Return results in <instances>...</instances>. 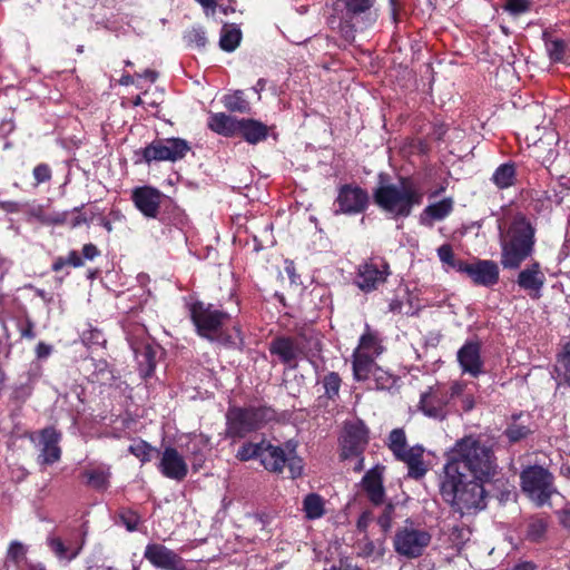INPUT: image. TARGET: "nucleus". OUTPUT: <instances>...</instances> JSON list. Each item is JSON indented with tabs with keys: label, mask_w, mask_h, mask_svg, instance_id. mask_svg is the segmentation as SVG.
Instances as JSON below:
<instances>
[{
	"label": "nucleus",
	"mask_w": 570,
	"mask_h": 570,
	"mask_svg": "<svg viewBox=\"0 0 570 570\" xmlns=\"http://www.w3.org/2000/svg\"><path fill=\"white\" fill-rule=\"evenodd\" d=\"M498 464L490 445L474 436L455 442L444 465L441 494L463 517L485 508L483 483L497 473Z\"/></svg>",
	"instance_id": "1"
},
{
	"label": "nucleus",
	"mask_w": 570,
	"mask_h": 570,
	"mask_svg": "<svg viewBox=\"0 0 570 570\" xmlns=\"http://www.w3.org/2000/svg\"><path fill=\"white\" fill-rule=\"evenodd\" d=\"M535 229L530 220L518 214L500 234L501 259L505 269H517L534 252Z\"/></svg>",
	"instance_id": "2"
},
{
	"label": "nucleus",
	"mask_w": 570,
	"mask_h": 570,
	"mask_svg": "<svg viewBox=\"0 0 570 570\" xmlns=\"http://www.w3.org/2000/svg\"><path fill=\"white\" fill-rule=\"evenodd\" d=\"M373 197L375 204L393 218H405L422 204L424 191L413 179L401 178L396 184H381Z\"/></svg>",
	"instance_id": "3"
},
{
	"label": "nucleus",
	"mask_w": 570,
	"mask_h": 570,
	"mask_svg": "<svg viewBox=\"0 0 570 570\" xmlns=\"http://www.w3.org/2000/svg\"><path fill=\"white\" fill-rule=\"evenodd\" d=\"M275 416L268 406H230L226 413V435L243 439L247 434L261 430Z\"/></svg>",
	"instance_id": "4"
},
{
	"label": "nucleus",
	"mask_w": 570,
	"mask_h": 570,
	"mask_svg": "<svg viewBox=\"0 0 570 570\" xmlns=\"http://www.w3.org/2000/svg\"><path fill=\"white\" fill-rule=\"evenodd\" d=\"M376 0H336L333 2V13L328 18V23L333 29H338L346 38L353 36L355 20L362 18L370 23L374 22L372 18V8Z\"/></svg>",
	"instance_id": "5"
},
{
	"label": "nucleus",
	"mask_w": 570,
	"mask_h": 570,
	"mask_svg": "<svg viewBox=\"0 0 570 570\" xmlns=\"http://www.w3.org/2000/svg\"><path fill=\"white\" fill-rule=\"evenodd\" d=\"M465 389L466 383L462 381H454L450 385L431 386L429 391L422 393L420 409L429 417L444 420L450 412L451 401L459 397Z\"/></svg>",
	"instance_id": "6"
},
{
	"label": "nucleus",
	"mask_w": 570,
	"mask_h": 570,
	"mask_svg": "<svg viewBox=\"0 0 570 570\" xmlns=\"http://www.w3.org/2000/svg\"><path fill=\"white\" fill-rule=\"evenodd\" d=\"M520 480L522 491L539 507L547 504L556 493L552 473L540 465L525 468L520 474Z\"/></svg>",
	"instance_id": "7"
},
{
	"label": "nucleus",
	"mask_w": 570,
	"mask_h": 570,
	"mask_svg": "<svg viewBox=\"0 0 570 570\" xmlns=\"http://www.w3.org/2000/svg\"><path fill=\"white\" fill-rule=\"evenodd\" d=\"M431 540L432 534L426 529L406 520L405 524L395 532L393 547L397 554L407 559H415L423 554Z\"/></svg>",
	"instance_id": "8"
},
{
	"label": "nucleus",
	"mask_w": 570,
	"mask_h": 570,
	"mask_svg": "<svg viewBox=\"0 0 570 570\" xmlns=\"http://www.w3.org/2000/svg\"><path fill=\"white\" fill-rule=\"evenodd\" d=\"M188 311L198 335L209 341L218 338L223 325L229 318L227 313L200 301L189 303Z\"/></svg>",
	"instance_id": "9"
},
{
	"label": "nucleus",
	"mask_w": 570,
	"mask_h": 570,
	"mask_svg": "<svg viewBox=\"0 0 570 570\" xmlns=\"http://www.w3.org/2000/svg\"><path fill=\"white\" fill-rule=\"evenodd\" d=\"M124 328L127 334V341L139 365L140 374L144 377L150 376L156 367L158 346L150 342L145 326L139 325L134 330H130L128 326H124Z\"/></svg>",
	"instance_id": "10"
},
{
	"label": "nucleus",
	"mask_w": 570,
	"mask_h": 570,
	"mask_svg": "<svg viewBox=\"0 0 570 570\" xmlns=\"http://www.w3.org/2000/svg\"><path fill=\"white\" fill-rule=\"evenodd\" d=\"M190 150L187 140L181 138L156 139L140 150L145 163L177 161L183 159Z\"/></svg>",
	"instance_id": "11"
},
{
	"label": "nucleus",
	"mask_w": 570,
	"mask_h": 570,
	"mask_svg": "<svg viewBox=\"0 0 570 570\" xmlns=\"http://www.w3.org/2000/svg\"><path fill=\"white\" fill-rule=\"evenodd\" d=\"M391 275L390 265L382 257H371L360 264L354 284L364 293H370L383 285Z\"/></svg>",
	"instance_id": "12"
},
{
	"label": "nucleus",
	"mask_w": 570,
	"mask_h": 570,
	"mask_svg": "<svg viewBox=\"0 0 570 570\" xmlns=\"http://www.w3.org/2000/svg\"><path fill=\"white\" fill-rule=\"evenodd\" d=\"M86 537L87 530L82 527L79 530H70L66 539L50 534L47 538V544L58 560L70 562L82 551Z\"/></svg>",
	"instance_id": "13"
},
{
	"label": "nucleus",
	"mask_w": 570,
	"mask_h": 570,
	"mask_svg": "<svg viewBox=\"0 0 570 570\" xmlns=\"http://www.w3.org/2000/svg\"><path fill=\"white\" fill-rule=\"evenodd\" d=\"M459 273L465 274L473 284L483 287H492L499 282L500 269L495 262L490 259H476L458 265Z\"/></svg>",
	"instance_id": "14"
},
{
	"label": "nucleus",
	"mask_w": 570,
	"mask_h": 570,
	"mask_svg": "<svg viewBox=\"0 0 570 570\" xmlns=\"http://www.w3.org/2000/svg\"><path fill=\"white\" fill-rule=\"evenodd\" d=\"M368 442V431L362 421H351L344 426L342 458L361 456Z\"/></svg>",
	"instance_id": "15"
},
{
	"label": "nucleus",
	"mask_w": 570,
	"mask_h": 570,
	"mask_svg": "<svg viewBox=\"0 0 570 570\" xmlns=\"http://www.w3.org/2000/svg\"><path fill=\"white\" fill-rule=\"evenodd\" d=\"M547 282L546 273L541 264L537 261L531 262L520 269L517 277V285L525 292L532 299H539Z\"/></svg>",
	"instance_id": "16"
},
{
	"label": "nucleus",
	"mask_w": 570,
	"mask_h": 570,
	"mask_svg": "<svg viewBox=\"0 0 570 570\" xmlns=\"http://www.w3.org/2000/svg\"><path fill=\"white\" fill-rule=\"evenodd\" d=\"M144 558L155 568L161 570H186L181 557L160 543H149L145 548Z\"/></svg>",
	"instance_id": "17"
},
{
	"label": "nucleus",
	"mask_w": 570,
	"mask_h": 570,
	"mask_svg": "<svg viewBox=\"0 0 570 570\" xmlns=\"http://www.w3.org/2000/svg\"><path fill=\"white\" fill-rule=\"evenodd\" d=\"M159 472L167 479L180 482L188 474L186 458L174 446H166L157 465Z\"/></svg>",
	"instance_id": "18"
},
{
	"label": "nucleus",
	"mask_w": 570,
	"mask_h": 570,
	"mask_svg": "<svg viewBox=\"0 0 570 570\" xmlns=\"http://www.w3.org/2000/svg\"><path fill=\"white\" fill-rule=\"evenodd\" d=\"M456 360L462 373L478 377L484 373V361L481 356V343L466 341L458 351Z\"/></svg>",
	"instance_id": "19"
},
{
	"label": "nucleus",
	"mask_w": 570,
	"mask_h": 570,
	"mask_svg": "<svg viewBox=\"0 0 570 570\" xmlns=\"http://www.w3.org/2000/svg\"><path fill=\"white\" fill-rule=\"evenodd\" d=\"M163 193L151 186L136 187L131 191V200L146 218H156L159 214Z\"/></svg>",
	"instance_id": "20"
},
{
	"label": "nucleus",
	"mask_w": 570,
	"mask_h": 570,
	"mask_svg": "<svg viewBox=\"0 0 570 570\" xmlns=\"http://www.w3.org/2000/svg\"><path fill=\"white\" fill-rule=\"evenodd\" d=\"M336 203L343 214H358L366 209L368 194L355 185H344L340 188Z\"/></svg>",
	"instance_id": "21"
},
{
	"label": "nucleus",
	"mask_w": 570,
	"mask_h": 570,
	"mask_svg": "<svg viewBox=\"0 0 570 570\" xmlns=\"http://www.w3.org/2000/svg\"><path fill=\"white\" fill-rule=\"evenodd\" d=\"M60 439L61 434L57 432L53 428H47L40 432L41 450L39 455V462L41 464L50 465L60 460Z\"/></svg>",
	"instance_id": "22"
},
{
	"label": "nucleus",
	"mask_w": 570,
	"mask_h": 570,
	"mask_svg": "<svg viewBox=\"0 0 570 570\" xmlns=\"http://www.w3.org/2000/svg\"><path fill=\"white\" fill-rule=\"evenodd\" d=\"M383 472L384 466L376 465L370 469L362 479V487L368 500L375 505L382 504L385 499Z\"/></svg>",
	"instance_id": "23"
},
{
	"label": "nucleus",
	"mask_w": 570,
	"mask_h": 570,
	"mask_svg": "<svg viewBox=\"0 0 570 570\" xmlns=\"http://www.w3.org/2000/svg\"><path fill=\"white\" fill-rule=\"evenodd\" d=\"M209 438L204 434H194L190 436L186 445V452L194 472H198L203 469L206 462V453L209 450Z\"/></svg>",
	"instance_id": "24"
},
{
	"label": "nucleus",
	"mask_w": 570,
	"mask_h": 570,
	"mask_svg": "<svg viewBox=\"0 0 570 570\" xmlns=\"http://www.w3.org/2000/svg\"><path fill=\"white\" fill-rule=\"evenodd\" d=\"M286 446L273 445L269 442L263 440V449L261 452L259 462L262 465L275 473H281L286 463Z\"/></svg>",
	"instance_id": "25"
},
{
	"label": "nucleus",
	"mask_w": 570,
	"mask_h": 570,
	"mask_svg": "<svg viewBox=\"0 0 570 570\" xmlns=\"http://www.w3.org/2000/svg\"><path fill=\"white\" fill-rule=\"evenodd\" d=\"M269 352L273 355H277L284 364L294 367L301 351L295 340L291 337H276L269 345Z\"/></svg>",
	"instance_id": "26"
},
{
	"label": "nucleus",
	"mask_w": 570,
	"mask_h": 570,
	"mask_svg": "<svg viewBox=\"0 0 570 570\" xmlns=\"http://www.w3.org/2000/svg\"><path fill=\"white\" fill-rule=\"evenodd\" d=\"M424 449L421 445L409 448L402 453L397 460L404 462L407 466V476L412 479H421L428 472V468L423 461Z\"/></svg>",
	"instance_id": "27"
},
{
	"label": "nucleus",
	"mask_w": 570,
	"mask_h": 570,
	"mask_svg": "<svg viewBox=\"0 0 570 570\" xmlns=\"http://www.w3.org/2000/svg\"><path fill=\"white\" fill-rule=\"evenodd\" d=\"M240 119L229 116L225 112H210L207 126L208 128L224 137H233L239 131Z\"/></svg>",
	"instance_id": "28"
},
{
	"label": "nucleus",
	"mask_w": 570,
	"mask_h": 570,
	"mask_svg": "<svg viewBox=\"0 0 570 570\" xmlns=\"http://www.w3.org/2000/svg\"><path fill=\"white\" fill-rule=\"evenodd\" d=\"M452 210V198H444L440 202L426 206L420 215V222L422 225L432 226L434 222L442 220L449 216Z\"/></svg>",
	"instance_id": "29"
},
{
	"label": "nucleus",
	"mask_w": 570,
	"mask_h": 570,
	"mask_svg": "<svg viewBox=\"0 0 570 570\" xmlns=\"http://www.w3.org/2000/svg\"><path fill=\"white\" fill-rule=\"evenodd\" d=\"M243 138L249 144H257L266 139L267 126L254 119H240L239 131Z\"/></svg>",
	"instance_id": "30"
},
{
	"label": "nucleus",
	"mask_w": 570,
	"mask_h": 570,
	"mask_svg": "<svg viewBox=\"0 0 570 570\" xmlns=\"http://www.w3.org/2000/svg\"><path fill=\"white\" fill-rule=\"evenodd\" d=\"M491 181L499 189H507L517 183V169L514 163L501 164L492 174Z\"/></svg>",
	"instance_id": "31"
},
{
	"label": "nucleus",
	"mask_w": 570,
	"mask_h": 570,
	"mask_svg": "<svg viewBox=\"0 0 570 570\" xmlns=\"http://www.w3.org/2000/svg\"><path fill=\"white\" fill-rule=\"evenodd\" d=\"M302 511L307 520L321 519L325 512V500L317 493H308L302 502Z\"/></svg>",
	"instance_id": "32"
},
{
	"label": "nucleus",
	"mask_w": 570,
	"mask_h": 570,
	"mask_svg": "<svg viewBox=\"0 0 570 570\" xmlns=\"http://www.w3.org/2000/svg\"><path fill=\"white\" fill-rule=\"evenodd\" d=\"M353 373L354 377L357 381H366L371 379L372 373L374 372L376 364L374 362V356H367L362 354H353Z\"/></svg>",
	"instance_id": "33"
},
{
	"label": "nucleus",
	"mask_w": 570,
	"mask_h": 570,
	"mask_svg": "<svg viewBox=\"0 0 570 570\" xmlns=\"http://www.w3.org/2000/svg\"><path fill=\"white\" fill-rule=\"evenodd\" d=\"M365 328L366 331L361 336L360 344L354 353L376 357L382 353V346L376 334L371 332L370 326L367 324Z\"/></svg>",
	"instance_id": "34"
},
{
	"label": "nucleus",
	"mask_w": 570,
	"mask_h": 570,
	"mask_svg": "<svg viewBox=\"0 0 570 570\" xmlns=\"http://www.w3.org/2000/svg\"><path fill=\"white\" fill-rule=\"evenodd\" d=\"M242 31L235 24H225L220 31L219 47L227 52L234 51L240 43Z\"/></svg>",
	"instance_id": "35"
},
{
	"label": "nucleus",
	"mask_w": 570,
	"mask_h": 570,
	"mask_svg": "<svg viewBox=\"0 0 570 570\" xmlns=\"http://www.w3.org/2000/svg\"><path fill=\"white\" fill-rule=\"evenodd\" d=\"M224 107L233 112H248L250 110L249 102L245 99L242 90H236L223 97Z\"/></svg>",
	"instance_id": "36"
},
{
	"label": "nucleus",
	"mask_w": 570,
	"mask_h": 570,
	"mask_svg": "<svg viewBox=\"0 0 570 570\" xmlns=\"http://www.w3.org/2000/svg\"><path fill=\"white\" fill-rule=\"evenodd\" d=\"M87 482L96 490H105L109 485L110 469L109 466H98L86 471Z\"/></svg>",
	"instance_id": "37"
},
{
	"label": "nucleus",
	"mask_w": 570,
	"mask_h": 570,
	"mask_svg": "<svg viewBox=\"0 0 570 570\" xmlns=\"http://www.w3.org/2000/svg\"><path fill=\"white\" fill-rule=\"evenodd\" d=\"M286 463L288 466L291 478L296 479L302 475L304 464L302 458L296 454V445L293 442L286 443Z\"/></svg>",
	"instance_id": "38"
},
{
	"label": "nucleus",
	"mask_w": 570,
	"mask_h": 570,
	"mask_svg": "<svg viewBox=\"0 0 570 570\" xmlns=\"http://www.w3.org/2000/svg\"><path fill=\"white\" fill-rule=\"evenodd\" d=\"M31 215L45 225H65L68 222L69 212L45 213L41 207L35 208Z\"/></svg>",
	"instance_id": "39"
},
{
	"label": "nucleus",
	"mask_w": 570,
	"mask_h": 570,
	"mask_svg": "<svg viewBox=\"0 0 570 570\" xmlns=\"http://www.w3.org/2000/svg\"><path fill=\"white\" fill-rule=\"evenodd\" d=\"M318 383L323 385L324 395L327 399L335 400L338 396L342 381L337 373H327Z\"/></svg>",
	"instance_id": "40"
},
{
	"label": "nucleus",
	"mask_w": 570,
	"mask_h": 570,
	"mask_svg": "<svg viewBox=\"0 0 570 570\" xmlns=\"http://www.w3.org/2000/svg\"><path fill=\"white\" fill-rule=\"evenodd\" d=\"M389 448L396 459L409 449L405 432L402 429L391 431L389 435Z\"/></svg>",
	"instance_id": "41"
},
{
	"label": "nucleus",
	"mask_w": 570,
	"mask_h": 570,
	"mask_svg": "<svg viewBox=\"0 0 570 570\" xmlns=\"http://www.w3.org/2000/svg\"><path fill=\"white\" fill-rule=\"evenodd\" d=\"M438 256L442 262L445 271L455 269L456 272H459L458 265L466 263L464 261L455 259L453 249L449 244H443L438 248Z\"/></svg>",
	"instance_id": "42"
},
{
	"label": "nucleus",
	"mask_w": 570,
	"mask_h": 570,
	"mask_svg": "<svg viewBox=\"0 0 570 570\" xmlns=\"http://www.w3.org/2000/svg\"><path fill=\"white\" fill-rule=\"evenodd\" d=\"M128 451L137 459H139L142 464H145L151 460L154 448L146 441L138 440L129 445Z\"/></svg>",
	"instance_id": "43"
},
{
	"label": "nucleus",
	"mask_w": 570,
	"mask_h": 570,
	"mask_svg": "<svg viewBox=\"0 0 570 570\" xmlns=\"http://www.w3.org/2000/svg\"><path fill=\"white\" fill-rule=\"evenodd\" d=\"M263 449V441L258 443H252L247 442L244 443L237 451L236 458L239 461H249L252 459H258L261 458V452Z\"/></svg>",
	"instance_id": "44"
},
{
	"label": "nucleus",
	"mask_w": 570,
	"mask_h": 570,
	"mask_svg": "<svg viewBox=\"0 0 570 570\" xmlns=\"http://www.w3.org/2000/svg\"><path fill=\"white\" fill-rule=\"evenodd\" d=\"M546 48L551 60L567 62L564 41L559 39L547 40Z\"/></svg>",
	"instance_id": "45"
},
{
	"label": "nucleus",
	"mask_w": 570,
	"mask_h": 570,
	"mask_svg": "<svg viewBox=\"0 0 570 570\" xmlns=\"http://www.w3.org/2000/svg\"><path fill=\"white\" fill-rule=\"evenodd\" d=\"M184 38L189 46L199 49L205 48L207 43L206 31L202 27H193L191 29L187 30Z\"/></svg>",
	"instance_id": "46"
},
{
	"label": "nucleus",
	"mask_w": 570,
	"mask_h": 570,
	"mask_svg": "<svg viewBox=\"0 0 570 570\" xmlns=\"http://www.w3.org/2000/svg\"><path fill=\"white\" fill-rule=\"evenodd\" d=\"M547 531V522L541 518L531 519L527 527V538L531 541H539Z\"/></svg>",
	"instance_id": "47"
},
{
	"label": "nucleus",
	"mask_w": 570,
	"mask_h": 570,
	"mask_svg": "<svg viewBox=\"0 0 570 570\" xmlns=\"http://www.w3.org/2000/svg\"><path fill=\"white\" fill-rule=\"evenodd\" d=\"M81 341L87 346H101L106 343L104 333L92 326L82 332Z\"/></svg>",
	"instance_id": "48"
},
{
	"label": "nucleus",
	"mask_w": 570,
	"mask_h": 570,
	"mask_svg": "<svg viewBox=\"0 0 570 570\" xmlns=\"http://www.w3.org/2000/svg\"><path fill=\"white\" fill-rule=\"evenodd\" d=\"M557 371L570 382V344H567L557 361Z\"/></svg>",
	"instance_id": "49"
},
{
	"label": "nucleus",
	"mask_w": 570,
	"mask_h": 570,
	"mask_svg": "<svg viewBox=\"0 0 570 570\" xmlns=\"http://www.w3.org/2000/svg\"><path fill=\"white\" fill-rule=\"evenodd\" d=\"M371 377H373V380L375 381L376 389H389L393 383V376L377 366L375 367Z\"/></svg>",
	"instance_id": "50"
},
{
	"label": "nucleus",
	"mask_w": 570,
	"mask_h": 570,
	"mask_svg": "<svg viewBox=\"0 0 570 570\" xmlns=\"http://www.w3.org/2000/svg\"><path fill=\"white\" fill-rule=\"evenodd\" d=\"M26 547L19 541H12L9 546L7 558L14 563H19L26 557Z\"/></svg>",
	"instance_id": "51"
},
{
	"label": "nucleus",
	"mask_w": 570,
	"mask_h": 570,
	"mask_svg": "<svg viewBox=\"0 0 570 570\" xmlns=\"http://www.w3.org/2000/svg\"><path fill=\"white\" fill-rule=\"evenodd\" d=\"M32 175L35 178V186H38L42 183L49 181L51 179L52 173L49 165L39 164L33 168Z\"/></svg>",
	"instance_id": "52"
},
{
	"label": "nucleus",
	"mask_w": 570,
	"mask_h": 570,
	"mask_svg": "<svg viewBox=\"0 0 570 570\" xmlns=\"http://www.w3.org/2000/svg\"><path fill=\"white\" fill-rule=\"evenodd\" d=\"M504 9L513 16H519L530 9V0H507Z\"/></svg>",
	"instance_id": "53"
},
{
	"label": "nucleus",
	"mask_w": 570,
	"mask_h": 570,
	"mask_svg": "<svg viewBox=\"0 0 570 570\" xmlns=\"http://www.w3.org/2000/svg\"><path fill=\"white\" fill-rule=\"evenodd\" d=\"M529 433L530 430L521 424H512L505 431V434L511 442L520 441L524 439Z\"/></svg>",
	"instance_id": "54"
},
{
	"label": "nucleus",
	"mask_w": 570,
	"mask_h": 570,
	"mask_svg": "<svg viewBox=\"0 0 570 570\" xmlns=\"http://www.w3.org/2000/svg\"><path fill=\"white\" fill-rule=\"evenodd\" d=\"M119 519L128 531H135L140 521L138 514L131 510L122 511L119 514Z\"/></svg>",
	"instance_id": "55"
},
{
	"label": "nucleus",
	"mask_w": 570,
	"mask_h": 570,
	"mask_svg": "<svg viewBox=\"0 0 570 570\" xmlns=\"http://www.w3.org/2000/svg\"><path fill=\"white\" fill-rule=\"evenodd\" d=\"M82 207L83 206H79L75 207L72 210H68L70 215L68 216V222L66 224L71 228H76L88 223L87 216L81 213Z\"/></svg>",
	"instance_id": "56"
},
{
	"label": "nucleus",
	"mask_w": 570,
	"mask_h": 570,
	"mask_svg": "<svg viewBox=\"0 0 570 570\" xmlns=\"http://www.w3.org/2000/svg\"><path fill=\"white\" fill-rule=\"evenodd\" d=\"M393 510V505L389 504L384 508L382 514L379 517L377 522L384 532L389 531L392 527Z\"/></svg>",
	"instance_id": "57"
},
{
	"label": "nucleus",
	"mask_w": 570,
	"mask_h": 570,
	"mask_svg": "<svg viewBox=\"0 0 570 570\" xmlns=\"http://www.w3.org/2000/svg\"><path fill=\"white\" fill-rule=\"evenodd\" d=\"M33 328H35L33 322L30 321L29 318H27L23 323H21L19 325V331H20L21 337L28 338V340H33L36 337V333H35Z\"/></svg>",
	"instance_id": "58"
},
{
	"label": "nucleus",
	"mask_w": 570,
	"mask_h": 570,
	"mask_svg": "<svg viewBox=\"0 0 570 570\" xmlns=\"http://www.w3.org/2000/svg\"><path fill=\"white\" fill-rule=\"evenodd\" d=\"M100 255V250L97 248L96 245L89 243L85 244L82 247V256L85 259L94 261L96 257Z\"/></svg>",
	"instance_id": "59"
},
{
	"label": "nucleus",
	"mask_w": 570,
	"mask_h": 570,
	"mask_svg": "<svg viewBox=\"0 0 570 570\" xmlns=\"http://www.w3.org/2000/svg\"><path fill=\"white\" fill-rule=\"evenodd\" d=\"M470 530L465 527H453L451 537L453 540L464 541L469 539Z\"/></svg>",
	"instance_id": "60"
},
{
	"label": "nucleus",
	"mask_w": 570,
	"mask_h": 570,
	"mask_svg": "<svg viewBox=\"0 0 570 570\" xmlns=\"http://www.w3.org/2000/svg\"><path fill=\"white\" fill-rule=\"evenodd\" d=\"M65 259L67 265L72 267H81L83 265V259L80 257L77 250H70Z\"/></svg>",
	"instance_id": "61"
},
{
	"label": "nucleus",
	"mask_w": 570,
	"mask_h": 570,
	"mask_svg": "<svg viewBox=\"0 0 570 570\" xmlns=\"http://www.w3.org/2000/svg\"><path fill=\"white\" fill-rule=\"evenodd\" d=\"M52 352L51 345H48L43 342H39L36 347V354L38 358H46L48 357Z\"/></svg>",
	"instance_id": "62"
},
{
	"label": "nucleus",
	"mask_w": 570,
	"mask_h": 570,
	"mask_svg": "<svg viewBox=\"0 0 570 570\" xmlns=\"http://www.w3.org/2000/svg\"><path fill=\"white\" fill-rule=\"evenodd\" d=\"M14 130V122L11 118L2 119L0 122V134L6 137Z\"/></svg>",
	"instance_id": "63"
},
{
	"label": "nucleus",
	"mask_w": 570,
	"mask_h": 570,
	"mask_svg": "<svg viewBox=\"0 0 570 570\" xmlns=\"http://www.w3.org/2000/svg\"><path fill=\"white\" fill-rule=\"evenodd\" d=\"M196 1L203 7L206 16H212L215 13L217 0H196Z\"/></svg>",
	"instance_id": "64"
}]
</instances>
